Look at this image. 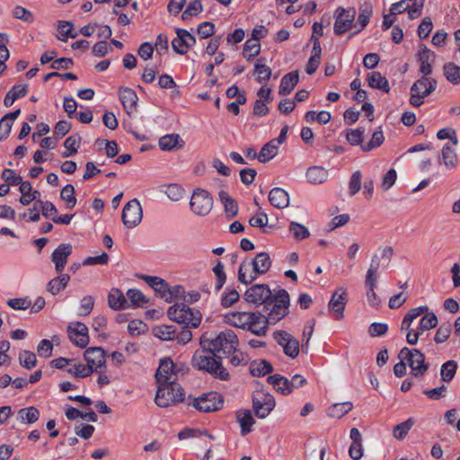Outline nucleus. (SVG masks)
Segmentation results:
<instances>
[{
	"instance_id": "obj_1",
	"label": "nucleus",
	"mask_w": 460,
	"mask_h": 460,
	"mask_svg": "<svg viewBox=\"0 0 460 460\" xmlns=\"http://www.w3.org/2000/svg\"><path fill=\"white\" fill-rule=\"evenodd\" d=\"M239 344L238 338L234 331L226 329L216 335L204 333L200 337V346L212 354L220 356L231 355Z\"/></svg>"
},
{
	"instance_id": "obj_2",
	"label": "nucleus",
	"mask_w": 460,
	"mask_h": 460,
	"mask_svg": "<svg viewBox=\"0 0 460 460\" xmlns=\"http://www.w3.org/2000/svg\"><path fill=\"white\" fill-rule=\"evenodd\" d=\"M224 322L231 326L250 331L257 336H265L267 321L265 316L252 312H234L224 315Z\"/></svg>"
},
{
	"instance_id": "obj_3",
	"label": "nucleus",
	"mask_w": 460,
	"mask_h": 460,
	"mask_svg": "<svg viewBox=\"0 0 460 460\" xmlns=\"http://www.w3.org/2000/svg\"><path fill=\"white\" fill-rule=\"evenodd\" d=\"M222 356L214 355L212 352L202 349L197 350L191 359V365L194 368L205 371L210 374L214 378L222 381H229L231 375L228 370L222 365Z\"/></svg>"
},
{
	"instance_id": "obj_4",
	"label": "nucleus",
	"mask_w": 460,
	"mask_h": 460,
	"mask_svg": "<svg viewBox=\"0 0 460 460\" xmlns=\"http://www.w3.org/2000/svg\"><path fill=\"white\" fill-rule=\"evenodd\" d=\"M155 403L159 407H168L171 404L184 401V392L180 384L175 381L158 384Z\"/></svg>"
},
{
	"instance_id": "obj_5",
	"label": "nucleus",
	"mask_w": 460,
	"mask_h": 460,
	"mask_svg": "<svg viewBox=\"0 0 460 460\" xmlns=\"http://www.w3.org/2000/svg\"><path fill=\"white\" fill-rule=\"evenodd\" d=\"M167 315L172 321L192 328H197L201 322L200 313L183 303H177L170 306Z\"/></svg>"
},
{
	"instance_id": "obj_6",
	"label": "nucleus",
	"mask_w": 460,
	"mask_h": 460,
	"mask_svg": "<svg viewBox=\"0 0 460 460\" xmlns=\"http://www.w3.org/2000/svg\"><path fill=\"white\" fill-rule=\"evenodd\" d=\"M289 295L285 289L279 290L268 302L265 308L269 310L268 317L265 320L268 323H275L285 317L288 313Z\"/></svg>"
},
{
	"instance_id": "obj_7",
	"label": "nucleus",
	"mask_w": 460,
	"mask_h": 460,
	"mask_svg": "<svg viewBox=\"0 0 460 460\" xmlns=\"http://www.w3.org/2000/svg\"><path fill=\"white\" fill-rule=\"evenodd\" d=\"M437 85L436 79L422 75L411 87L410 103L414 107H420L423 104L425 97L436 90Z\"/></svg>"
},
{
	"instance_id": "obj_8",
	"label": "nucleus",
	"mask_w": 460,
	"mask_h": 460,
	"mask_svg": "<svg viewBox=\"0 0 460 460\" xmlns=\"http://www.w3.org/2000/svg\"><path fill=\"white\" fill-rule=\"evenodd\" d=\"M398 357L400 360H407L411 369V373L415 376H422L429 368V365L425 363V356L422 352L416 349L402 348Z\"/></svg>"
},
{
	"instance_id": "obj_9",
	"label": "nucleus",
	"mask_w": 460,
	"mask_h": 460,
	"mask_svg": "<svg viewBox=\"0 0 460 460\" xmlns=\"http://www.w3.org/2000/svg\"><path fill=\"white\" fill-rule=\"evenodd\" d=\"M213 203V198L208 191L196 189L191 195L190 207L194 214L205 217L212 210Z\"/></svg>"
},
{
	"instance_id": "obj_10",
	"label": "nucleus",
	"mask_w": 460,
	"mask_h": 460,
	"mask_svg": "<svg viewBox=\"0 0 460 460\" xmlns=\"http://www.w3.org/2000/svg\"><path fill=\"white\" fill-rule=\"evenodd\" d=\"M183 365L178 366L170 358L161 359L159 367L155 373V379L158 384L163 382L175 381L179 376L185 373Z\"/></svg>"
},
{
	"instance_id": "obj_11",
	"label": "nucleus",
	"mask_w": 460,
	"mask_h": 460,
	"mask_svg": "<svg viewBox=\"0 0 460 460\" xmlns=\"http://www.w3.org/2000/svg\"><path fill=\"white\" fill-rule=\"evenodd\" d=\"M428 311V306L422 305L415 308H411L409 312L404 315L402 324L401 331L406 332V341L410 345H415L418 343L419 338L421 336L419 332H417L414 328L411 327V324L414 320L418 317L421 316L424 312Z\"/></svg>"
},
{
	"instance_id": "obj_12",
	"label": "nucleus",
	"mask_w": 460,
	"mask_h": 460,
	"mask_svg": "<svg viewBox=\"0 0 460 460\" xmlns=\"http://www.w3.org/2000/svg\"><path fill=\"white\" fill-rule=\"evenodd\" d=\"M274 341L282 348L286 356L296 358L300 351L299 341L291 333L284 330L275 331L272 333Z\"/></svg>"
},
{
	"instance_id": "obj_13",
	"label": "nucleus",
	"mask_w": 460,
	"mask_h": 460,
	"mask_svg": "<svg viewBox=\"0 0 460 460\" xmlns=\"http://www.w3.org/2000/svg\"><path fill=\"white\" fill-rule=\"evenodd\" d=\"M356 13V9L353 7H338L334 12V33L336 35H341L354 28Z\"/></svg>"
},
{
	"instance_id": "obj_14",
	"label": "nucleus",
	"mask_w": 460,
	"mask_h": 460,
	"mask_svg": "<svg viewBox=\"0 0 460 460\" xmlns=\"http://www.w3.org/2000/svg\"><path fill=\"white\" fill-rule=\"evenodd\" d=\"M223 402V397L220 394L217 392H209L194 399L192 405L199 411L210 412L221 409Z\"/></svg>"
},
{
	"instance_id": "obj_15",
	"label": "nucleus",
	"mask_w": 460,
	"mask_h": 460,
	"mask_svg": "<svg viewBox=\"0 0 460 460\" xmlns=\"http://www.w3.org/2000/svg\"><path fill=\"white\" fill-rule=\"evenodd\" d=\"M142 217V208L137 199H134L124 206L121 219L126 227L137 226L141 222Z\"/></svg>"
},
{
	"instance_id": "obj_16",
	"label": "nucleus",
	"mask_w": 460,
	"mask_h": 460,
	"mask_svg": "<svg viewBox=\"0 0 460 460\" xmlns=\"http://www.w3.org/2000/svg\"><path fill=\"white\" fill-rule=\"evenodd\" d=\"M273 296L268 285L256 284L245 291L243 297L248 303L267 305Z\"/></svg>"
},
{
	"instance_id": "obj_17",
	"label": "nucleus",
	"mask_w": 460,
	"mask_h": 460,
	"mask_svg": "<svg viewBox=\"0 0 460 460\" xmlns=\"http://www.w3.org/2000/svg\"><path fill=\"white\" fill-rule=\"evenodd\" d=\"M275 407V400L270 394L257 393L252 399V408L258 418H265Z\"/></svg>"
},
{
	"instance_id": "obj_18",
	"label": "nucleus",
	"mask_w": 460,
	"mask_h": 460,
	"mask_svg": "<svg viewBox=\"0 0 460 460\" xmlns=\"http://www.w3.org/2000/svg\"><path fill=\"white\" fill-rule=\"evenodd\" d=\"M84 359L87 367L93 369V372L103 374L106 370L105 352L101 347H92L84 351Z\"/></svg>"
},
{
	"instance_id": "obj_19",
	"label": "nucleus",
	"mask_w": 460,
	"mask_h": 460,
	"mask_svg": "<svg viewBox=\"0 0 460 460\" xmlns=\"http://www.w3.org/2000/svg\"><path fill=\"white\" fill-rule=\"evenodd\" d=\"M175 31L177 36L172 41V49L179 54H185L196 40L187 30L177 28Z\"/></svg>"
},
{
	"instance_id": "obj_20",
	"label": "nucleus",
	"mask_w": 460,
	"mask_h": 460,
	"mask_svg": "<svg viewBox=\"0 0 460 460\" xmlns=\"http://www.w3.org/2000/svg\"><path fill=\"white\" fill-rule=\"evenodd\" d=\"M67 332L69 339L75 345L84 348L89 343L88 328L85 324L75 323L74 326H68Z\"/></svg>"
},
{
	"instance_id": "obj_21",
	"label": "nucleus",
	"mask_w": 460,
	"mask_h": 460,
	"mask_svg": "<svg viewBox=\"0 0 460 460\" xmlns=\"http://www.w3.org/2000/svg\"><path fill=\"white\" fill-rule=\"evenodd\" d=\"M346 304L347 292L344 288H339L332 294L328 307L334 314L335 317L340 320L343 318Z\"/></svg>"
},
{
	"instance_id": "obj_22",
	"label": "nucleus",
	"mask_w": 460,
	"mask_h": 460,
	"mask_svg": "<svg viewBox=\"0 0 460 460\" xmlns=\"http://www.w3.org/2000/svg\"><path fill=\"white\" fill-rule=\"evenodd\" d=\"M119 97L125 111L128 115H132L137 111L138 98L133 89L129 87H120L119 90Z\"/></svg>"
},
{
	"instance_id": "obj_23",
	"label": "nucleus",
	"mask_w": 460,
	"mask_h": 460,
	"mask_svg": "<svg viewBox=\"0 0 460 460\" xmlns=\"http://www.w3.org/2000/svg\"><path fill=\"white\" fill-rule=\"evenodd\" d=\"M72 253V245L69 243H62L51 254V261L55 264V270L58 273H61L66 264L67 258Z\"/></svg>"
},
{
	"instance_id": "obj_24",
	"label": "nucleus",
	"mask_w": 460,
	"mask_h": 460,
	"mask_svg": "<svg viewBox=\"0 0 460 460\" xmlns=\"http://www.w3.org/2000/svg\"><path fill=\"white\" fill-rule=\"evenodd\" d=\"M420 62V72L423 75H429L432 73V65L435 62V53L426 46H420L418 52Z\"/></svg>"
},
{
	"instance_id": "obj_25",
	"label": "nucleus",
	"mask_w": 460,
	"mask_h": 460,
	"mask_svg": "<svg viewBox=\"0 0 460 460\" xmlns=\"http://www.w3.org/2000/svg\"><path fill=\"white\" fill-rule=\"evenodd\" d=\"M311 41H313V49L311 51V57L307 62L305 71L308 75H313L317 70L320 61L322 49L318 37L312 36Z\"/></svg>"
},
{
	"instance_id": "obj_26",
	"label": "nucleus",
	"mask_w": 460,
	"mask_h": 460,
	"mask_svg": "<svg viewBox=\"0 0 460 460\" xmlns=\"http://www.w3.org/2000/svg\"><path fill=\"white\" fill-rule=\"evenodd\" d=\"M453 146H454L446 144L441 150L440 163L444 164L447 170H453L458 165V155Z\"/></svg>"
},
{
	"instance_id": "obj_27",
	"label": "nucleus",
	"mask_w": 460,
	"mask_h": 460,
	"mask_svg": "<svg viewBox=\"0 0 460 460\" xmlns=\"http://www.w3.org/2000/svg\"><path fill=\"white\" fill-rule=\"evenodd\" d=\"M270 204L277 208H285L289 204L288 192L281 188H274L269 193Z\"/></svg>"
},
{
	"instance_id": "obj_28",
	"label": "nucleus",
	"mask_w": 460,
	"mask_h": 460,
	"mask_svg": "<svg viewBox=\"0 0 460 460\" xmlns=\"http://www.w3.org/2000/svg\"><path fill=\"white\" fill-rule=\"evenodd\" d=\"M250 263L252 267L253 273L265 274L271 266V260L267 252H260Z\"/></svg>"
},
{
	"instance_id": "obj_29",
	"label": "nucleus",
	"mask_w": 460,
	"mask_h": 460,
	"mask_svg": "<svg viewBox=\"0 0 460 460\" xmlns=\"http://www.w3.org/2000/svg\"><path fill=\"white\" fill-rule=\"evenodd\" d=\"M299 81V75L297 71L290 72L285 75L280 82L279 93L280 95L289 94L296 87Z\"/></svg>"
},
{
	"instance_id": "obj_30",
	"label": "nucleus",
	"mask_w": 460,
	"mask_h": 460,
	"mask_svg": "<svg viewBox=\"0 0 460 460\" xmlns=\"http://www.w3.org/2000/svg\"><path fill=\"white\" fill-rule=\"evenodd\" d=\"M372 13L373 6L371 4L364 3L359 6L358 20L354 25V28H357L356 32L361 31L368 24Z\"/></svg>"
},
{
	"instance_id": "obj_31",
	"label": "nucleus",
	"mask_w": 460,
	"mask_h": 460,
	"mask_svg": "<svg viewBox=\"0 0 460 460\" xmlns=\"http://www.w3.org/2000/svg\"><path fill=\"white\" fill-rule=\"evenodd\" d=\"M184 141L178 134H170L162 137L159 139V146L164 151H171L173 148H181Z\"/></svg>"
},
{
	"instance_id": "obj_32",
	"label": "nucleus",
	"mask_w": 460,
	"mask_h": 460,
	"mask_svg": "<svg viewBox=\"0 0 460 460\" xmlns=\"http://www.w3.org/2000/svg\"><path fill=\"white\" fill-rule=\"evenodd\" d=\"M70 280V276L68 274L60 273L59 276L52 279L47 284V290L52 295H58L61 290H63Z\"/></svg>"
},
{
	"instance_id": "obj_33",
	"label": "nucleus",
	"mask_w": 460,
	"mask_h": 460,
	"mask_svg": "<svg viewBox=\"0 0 460 460\" xmlns=\"http://www.w3.org/2000/svg\"><path fill=\"white\" fill-rule=\"evenodd\" d=\"M367 83L371 88L378 89L388 93L390 91L388 80L379 72H371L367 74Z\"/></svg>"
},
{
	"instance_id": "obj_34",
	"label": "nucleus",
	"mask_w": 460,
	"mask_h": 460,
	"mask_svg": "<svg viewBox=\"0 0 460 460\" xmlns=\"http://www.w3.org/2000/svg\"><path fill=\"white\" fill-rule=\"evenodd\" d=\"M108 303L109 305L115 310L128 307V299L125 297L123 293L117 288H112L108 296Z\"/></svg>"
},
{
	"instance_id": "obj_35",
	"label": "nucleus",
	"mask_w": 460,
	"mask_h": 460,
	"mask_svg": "<svg viewBox=\"0 0 460 460\" xmlns=\"http://www.w3.org/2000/svg\"><path fill=\"white\" fill-rule=\"evenodd\" d=\"M236 419L241 427V434L247 435L252 430V426L254 424V419L250 411H239L236 412Z\"/></svg>"
},
{
	"instance_id": "obj_36",
	"label": "nucleus",
	"mask_w": 460,
	"mask_h": 460,
	"mask_svg": "<svg viewBox=\"0 0 460 460\" xmlns=\"http://www.w3.org/2000/svg\"><path fill=\"white\" fill-rule=\"evenodd\" d=\"M268 382L271 384L278 392H280L282 394H288L292 392V386L290 385V380L280 376V375H273L268 377Z\"/></svg>"
},
{
	"instance_id": "obj_37",
	"label": "nucleus",
	"mask_w": 460,
	"mask_h": 460,
	"mask_svg": "<svg viewBox=\"0 0 460 460\" xmlns=\"http://www.w3.org/2000/svg\"><path fill=\"white\" fill-rule=\"evenodd\" d=\"M219 199L224 205L226 217L228 218L235 217L238 213L237 202L225 190L219 192Z\"/></svg>"
},
{
	"instance_id": "obj_38",
	"label": "nucleus",
	"mask_w": 460,
	"mask_h": 460,
	"mask_svg": "<svg viewBox=\"0 0 460 460\" xmlns=\"http://www.w3.org/2000/svg\"><path fill=\"white\" fill-rule=\"evenodd\" d=\"M156 293L160 294V296L164 298L166 302H171L174 296H177L181 289V287H176L174 289H171L163 279H160V282L157 283L153 288Z\"/></svg>"
},
{
	"instance_id": "obj_39",
	"label": "nucleus",
	"mask_w": 460,
	"mask_h": 460,
	"mask_svg": "<svg viewBox=\"0 0 460 460\" xmlns=\"http://www.w3.org/2000/svg\"><path fill=\"white\" fill-rule=\"evenodd\" d=\"M438 324V317L432 312H424L422 317L419 323V325L414 328L417 332H420V335L423 334L424 332L433 329Z\"/></svg>"
},
{
	"instance_id": "obj_40",
	"label": "nucleus",
	"mask_w": 460,
	"mask_h": 460,
	"mask_svg": "<svg viewBox=\"0 0 460 460\" xmlns=\"http://www.w3.org/2000/svg\"><path fill=\"white\" fill-rule=\"evenodd\" d=\"M328 171L321 166L310 167L306 172V178L313 184H321L328 178Z\"/></svg>"
},
{
	"instance_id": "obj_41",
	"label": "nucleus",
	"mask_w": 460,
	"mask_h": 460,
	"mask_svg": "<svg viewBox=\"0 0 460 460\" xmlns=\"http://www.w3.org/2000/svg\"><path fill=\"white\" fill-rule=\"evenodd\" d=\"M279 146L276 140H270L265 144L258 154V160L261 163H267L278 154Z\"/></svg>"
},
{
	"instance_id": "obj_42",
	"label": "nucleus",
	"mask_w": 460,
	"mask_h": 460,
	"mask_svg": "<svg viewBox=\"0 0 460 460\" xmlns=\"http://www.w3.org/2000/svg\"><path fill=\"white\" fill-rule=\"evenodd\" d=\"M353 408L351 402H344L340 403H333L328 408L327 414L331 418L341 419Z\"/></svg>"
},
{
	"instance_id": "obj_43",
	"label": "nucleus",
	"mask_w": 460,
	"mask_h": 460,
	"mask_svg": "<svg viewBox=\"0 0 460 460\" xmlns=\"http://www.w3.org/2000/svg\"><path fill=\"white\" fill-rule=\"evenodd\" d=\"M41 209L42 215L46 218H49L54 221L58 215V209L54 204L50 201L37 200L33 205V210Z\"/></svg>"
},
{
	"instance_id": "obj_44",
	"label": "nucleus",
	"mask_w": 460,
	"mask_h": 460,
	"mask_svg": "<svg viewBox=\"0 0 460 460\" xmlns=\"http://www.w3.org/2000/svg\"><path fill=\"white\" fill-rule=\"evenodd\" d=\"M40 418V411L37 408L31 406L22 408L18 411V419L22 423L32 424Z\"/></svg>"
},
{
	"instance_id": "obj_45",
	"label": "nucleus",
	"mask_w": 460,
	"mask_h": 460,
	"mask_svg": "<svg viewBox=\"0 0 460 460\" xmlns=\"http://www.w3.org/2000/svg\"><path fill=\"white\" fill-rule=\"evenodd\" d=\"M415 424L413 418H409L405 421L395 425L393 429V436L398 440H402L407 436L408 432Z\"/></svg>"
},
{
	"instance_id": "obj_46",
	"label": "nucleus",
	"mask_w": 460,
	"mask_h": 460,
	"mask_svg": "<svg viewBox=\"0 0 460 460\" xmlns=\"http://www.w3.org/2000/svg\"><path fill=\"white\" fill-rule=\"evenodd\" d=\"M444 75L453 84H460V66L452 62L446 63L443 66Z\"/></svg>"
},
{
	"instance_id": "obj_47",
	"label": "nucleus",
	"mask_w": 460,
	"mask_h": 460,
	"mask_svg": "<svg viewBox=\"0 0 460 460\" xmlns=\"http://www.w3.org/2000/svg\"><path fill=\"white\" fill-rule=\"evenodd\" d=\"M273 370L271 364L266 360L253 361L250 365V373L253 376H261Z\"/></svg>"
},
{
	"instance_id": "obj_48",
	"label": "nucleus",
	"mask_w": 460,
	"mask_h": 460,
	"mask_svg": "<svg viewBox=\"0 0 460 460\" xmlns=\"http://www.w3.org/2000/svg\"><path fill=\"white\" fill-rule=\"evenodd\" d=\"M253 75L259 84H262L263 82L270 80L271 76V69L270 66L261 64L260 60H257L254 65Z\"/></svg>"
},
{
	"instance_id": "obj_49",
	"label": "nucleus",
	"mask_w": 460,
	"mask_h": 460,
	"mask_svg": "<svg viewBox=\"0 0 460 460\" xmlns=\"http://www.w3.org/2000/svg\"><path fill=\"white\" fill-rule=\"evenodd\" d=\"M58 39L61 41H66L68 38L77 37L76 32H73V23L71 22L61 21L58 25Z\"/></svg>"
},
{
	"instance_id": "obj_50",
	"label": "nucleus",
	"mask_w": 460,
	"mask_h": 460,
	"mask_svg": "<svg viewBox=\"0 0 460 460\" xmlns=\"http://www.w3.org/2000/svg\"><path fill=\"white\" fill-rule=\"evenodd\" d=\"M384 140H385V137H384L383 131H382L381 128H378L372 134V137H371L370 141L366 143L365 145H361V149L364 152H369L370 150L380 146L383 144Z\"/></svg>"
},
{
	"instance_id": "obj_51",
	"label": "nucleus",
	"mask_w": 460,
	"mask_h": 460,
	"mask_svg": "<svg viewBox=\"0 0 460 460\" xmlns=\"http://www.w3.org/2000/svg\"><path fill=\"white\" fill-rule=\"evenodd\" d=\"M155 337L163 341H172L175 338V329L170 325H160L153 329Z\"/></svg>"
},
{
	"instance_id": "obj_52",
	"label": "nucleus",
	"mask_w": 460,
	"mask_h": 460,
	"mask_svg": "<svg viewBox=\"0 0 460 460\" xmlns=\"http://www.w3.org/2000/svg\"><path fill=\"white\" fill-rule=\"evenodd\" d=\"M261 51V45L255 39H249L243 46V55L250 60L252 58L258 56Z\"/></svg>"
},
{
	"instance_id": "obj_53",
	"label": "nucleus",
	"mask_w": 460,
	"mask_h": 460,
	"mask_svg": "<svg viewBox=\"0 0 460 460\" xmlns=\"http://www.w3.org/2000/svg\"><path fill=\"white\" fill-rule=\"evenodd\" d=\"M252 265L249 261H243L239 266L238 270V280L243 284H249L252 283L255 279L256 276L252 275V272H250Z\"/></svg>"
},
{
	"instance_id": "obj_54",
	"label": "nucleus",
	"mask_w": 460,
	"mask_h": 460,
	"mask_svg": "<svg viewBox=\"0 0 460 460\" xmlns=\"http://www.w3.org/2000/svg\"><path fill=\"white\" fill-rule=\"evenodd\" d=\"M60 198L66 202V208H73L76 204L74 186L72 184L66 185L60 192Z\"/></svg>"
},
{
	"instance_id": "obj_55",
	"label": "nucleus",
	"mask_w": 460,
	"mask_h": 460,
	"mask_svg": "<svg viewBox=\"0 0 460 460\" xmlns=\"http://www.w3.org/2000/svg\"><path fill=\"white\" fill-rule=\"evenodd\" d=\"M81 142V137L79 135H73L68 137L65 142L64 146L69 151L63 153V157H68L72 154H75L77 152V149L79 148Z\"/></svg>"
},
{
	"instance_id": "obj_56",
	"label": "nucleus",
	"mask_w": 460,
	"mask_h": 460,
	"mask_svg": "<svg viewBox=\"0 0 460 460\" xmlns=\"http://www.w3.org/2000/svg\"><path fill=\"white\" fill-rule=\"evenodd\" d=\"M457 364L454 360H448L441 367V378L444 382H450L455 376Z\"/></svg>"
},
{
	"instance_id": "obj_57",
	"label": "nucleus",
	"mask_w": 460,
	"mask_h": 460,
	"mask_svg": "<svg viewBox=\"0 0 460 460\" xmlns=\"http://www.w3.org/2000/svg\"><path fill=\"white\" fill-rule=\"evenodd\" d=\"M314 324H315L314 319H311L305 325L303 334H302V342L303 343L301 346L302 350L305 352H307L308 344H309L310 339L314 332Z\"/></svg>"
},
{
	"instance_id": "obj_58",
	"label": "nucleus",
	"mask_w": 460,
	"mask_h": 460,
	"mask_svg": "<svg viewBox=\"0 0 460 460\" xmlns=\"http://www.w3.org/2000/svg\"><path fill=\"white\" fill-rule=\"evenodd\" d=\"M289 231L293 234L294 237L297 240H304L309 237L310 233L308 229L296 222H291L289 225Z\"/></svg>"
},
{
	"instance_id": "obj_59",
	"label": "nucleus",
	"mask_w": 460,
	"mask_h": 460,
	"mask_svg": "<svg viewBox=\"0 0 460 460\" xmlns=\"http://www.w3.org/2000/svg\"><path fill=\"white\" fill-rule=\"evenodd\" d=\"M67 372L76 377H86L93 373V369L86 365L75 363L67 369Z\"/></svg>"
},
{
	"instance_id": "obj_60",
	"label": "nucleus",
	"mask_w": 460,
	"mask_h": 460,
	"mask_svg": "<svg viewBox=\"0 0 460 460\" xmlns=\"http://www.w3.org/2000/svg\"><path fill=\"white\" fill-rule=\"evenodd\" d=\"M362 173L360 171H356L352 173L349 181V195L354 196L361 189Z\"/></svg>"
},
{
	"instance_id": "obj_61",
	"label": "nucleus",
	"mask_w": 460,
	"mask_h": 460,
	"mask_svg": "<svg viewBox=\"0 0 460 460\" xmlns=\"http://www.w3.org/2000/svg\"><path fill=\"white\" fill-rule=\"evenodd\" d=\"M127 297L132 305L137 306H143L147 303V299L145 295L137 289H128L127 292Z\"/></svg>"
},
{
	"instance_id": "obj_62",
	"label": "nucleus",
	"mask_w": 460,
	"mask_h": 460,
	"mask_svg": "<svg viewBox=\"0 0 460 460\" xmlns=\"http://www.w3.org/2000/svg\"><path fill=\"white\" fill-rule=\"evenodd\" d=\"M380 262L381 258L377 254H374L371 258V261L366 274V279H377Z\"/></svg>"
},
{
	"instance_id": "obj_63",
	"label": "nucleus",
	"mask_w": 460,
	"mask_h": 460,
	"mask_svg": "<svg viewBox=\"0 0 460 460\" xmlns=\"http://www.w3.org/2000/svg\"><path fill=\"white\" fill-rule=\"evenodd\" d=\"M13 15L16 19L22 20L25 22L31 23L34 22L33 13L30 10H28L22 6H20V5L14 7V9L13 11Z\"/></svg>"
},
{
	"instance_id": "obj_64",
	"label": "nucleus",
	"mask_w": 460,
	"mask_h": 460,
	"mask_svg": "<svg viewBox=\"0 0 460 460\" xmlns=\"http://www.w3.org/2000/svg\"><path fill=\"white\" fill-rule=\"evenodd\" d=\"M451 324L448 323H442L436 332L434 341L437 343L445 342L450 336Z\"/></svg>"
}]
</instances>
